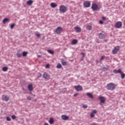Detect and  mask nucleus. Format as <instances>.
<instances>
[{
	"instance_id": "obj_1",
	"label": "nucleus",
	"mask_w": 125,
	"mask_h": 125,
	"mask_svg": "<svg viewBox=\"0 0 125 125\" xmlns=\"http://www.w3.org/2000/svg\"><path fill=\"white\" fill-rule=\"evenodd\" d=\"M116 87V85L114 83H108L106 85V89L107 90H114Z\"/></svg>"
},
{
	"instance_id": "obj_2",
	"label": "nucleus",
	"mask_w": 125,
	"mask_h": 125,
	"mask_svg": "<svg viewBox=\"0 0 125 125\" xmlns=\"http://www.w3.org/2000/svg\"><path fill=\"white\" fill-rule=\"evenodd\" d=\"M91 9H92L93 11H97L98 9H100L99 6L98 5L95 3H93L91 6Z\"/></svg>"
},
{
	"instance_id": "obj_3",
	"label": "nucleus",
	"mask_w": 125,
	"mask_h": 125,
	"mask_svg": "<svg viewBox=\"0 0 125 125\" xmlns=\"http://www.w3.org/2000/svg\"><path fill=\"white\" fill-rule=\"evenodd\" d=\"M60 11L62 12V13H65L67 11V8L66 6L62 5L60 7Z\"/></svg>"
},
{
	"instance_id": "obj_4",
	"label": "nucleus",
	"mask_w": 125,
	"mask_h": 125,
	"mask_svg": "<svg viewBox=\"0 0 125 125\" xmlns=\"http://www.w3.org/2000/svg\"><path fill=\"white\" fill-rule=\"evenodd\" d=\"M123 26V23L121 21H117L114 25V27L116 28V29H120V28H122Z\"/></svg>"
},
{
	"instance_id": "obj_5",
	"label": "nucleus",
	"mask_w": 125,
	"mask_h": 125,
	"mask_svg": "<svg viewBox=\"0 0 125 125\" xmlns=\"http://www.w3.org/2000/svg\"><path fill=\"white\" fill-rule=\"evenodd\" d=\"M62 31H63V28L61 26H59L56 29L55 32L56 34H57V35H59V34H61V32Z\"/></svg>"
},
{
	"instance_id": "obj_6",
	"label": "nucleus",
	"mask_w": 125,
	"mask_h": 125,
	"mask_svg": "<svg viewBox=\"0 0 125 125\" xmlns=\"http://www.w3.org/2000/svg\"><path fill=\"white\" fill-rule=\"evenodd\" d=\"M120 50V46H117L114 47L112 50V53L113 54H117L118 51Z\"/></svg>"
},
{
	"instance_id": "obj_7",
	"label": "nucleus",
	"mask_w": 125,
	"mask_h": 125,
	"mask_svg": "<svg viewBox=\"0 0 125 125\" xmlns=\"http://www.w3.org/2000/svg\"><path fill=\"white\" fill-rule=\"evenodd\" d=\"M2 100L3 101H5L6 102H7L9 100V96L6 95H3L2 96Z\"/></svg>"
},
{
	"instance_id": "obj_8",
	"label": "nucleus",
	"mask_w": 125,
	"mask_h": 125,
	"mask_svg": "<svg viewBox=\"0 0 125 125\" xmlns=\"http://www.w3.org/2000/svg\"><path fill=\"white\" fill-rule=\"evenodd\" d=\"M74 88L77 91H82L83 90V87L80 85L74 86Z\"/></svg>"
},
{
	"instance_id": "obj_9",
	"label": "nucleus",
	"mask_w": 125,
	"mask_h": 125,
	"mask_svg": "<svg viewBox=\"0 0 125 125\" xmlns=\"http://www.w3.org/2000/svg\"><path fill=\"white\" fill-rule=\"evenodd\" d=\"M83 6H84V7H86V8L90 7V2H89L88 1H84Z\"/></svg>"
},
{
	"instance_id": "obj_10",
	"label": "nucleus",
	"mask_w": 125,
	"mask_h": 125,
	"mask_svg": "<svg viewBox=\"0 0 125 125\" xmlns=\"http://www.w3.org/2000/svg\"><path fill=\"white\" fill-rule=\"evenodd\" d=\"M42 77L45 80H48V79H49L50 78V76L46 72L44 73V74L42 75Z\"/></svg>"
},
{
	"instance_id": "obj_11",
	"label": "nucleus",
	"mask_w": 125,
	"mask_h": 125,
	"mask_svg": "<svg viewBox=\"0 0 125 125\" xmlns=\"http://www.w3.org/2000/svg\"><path fill=\"white\" fill-rule=\"evenodd\" d=\"M74 29L77 33H81V32H82V29L79 26H75Z\"/></svg>"
},
{
	"instance_id": "obj_12",
	"label": "nucleus",
	"mask_w": 125,
	"mask_h": 125,
	"mask_svg": "<svg viewBox=\"0 0 125 125\" xmlns=\"http://www.w3.org/2000/svg\"><path fill=\"white\" fill-rule=\"evenodd\" d=\"M122 69H119L118 70L114 69L113 70V73L114 74H121L122 73Z\"/></svg>"
},
{
	"instance_id": "obj_13",
	"label": "nucleus",
	"mask_w": 125,
	"mask_h": 125,
	"mask_svg": "<svg viewBox=\"0 0 125 125\" xmlns=\"http://www.w3.org/2000/svg\"><path fill=\"white\" fill-rule=\"evenodd\" d=\"M106 36H105V34L103 33H99V39H101L102 40H104V38H105Z\"/></svg>"
},
{
	"instance_id": "obj_14",
	"label": "nucleus",
	"mask_w": 125,
	"mask_h": 125,
	"mask_svg": "<svg viewBox=\"0 0 125 125\" xmlns=\"http://www.w3.org/2000/svg\"><path fill=\"white\" fill-rule=\"evenodd\" d=\"M62 119L63 121H68L69 120V117L67 116V115H62Z\"/></svg>"
},
{
	"instance_id": "obj_15",
	"label": "nucleus",
	"mask_w": 125,
	"mask_h": 125,
	"mask_svg": "<svg viewBox=\"0 0 125 125\" xmlns=\"http://www.w3.org/2000/svg\"><path fill=\"white\" fill-rule=\"evenodd\" d=\"M28 90L29 91H33V89H34V87H33V85L32 84H30L28 85Z\"/></svg>"
},
{
	"instance_id": "obj_16",
	"label": "nucleus",
	"mask_w": 125,
	"mask_h": 125,
	"mask_svg": "<svg viewBox=\"0 0 125 125\" xmlns=\"http://www.w3.org/2000/svg\"><path fill=\"white\" fill-rule=\"evenodd\" d=\"M100 101L101 103H104L105 102V98L104 97H100L99 98Z\"/></svg>"
},
{
	"instance_id": "obj_17",
	"label": "nucleus",
	"mask_w": 125,
	"mask_h": 125,
	"mask_svg": "<svg viewBox=\"0 0 125 125\" xmlns=\"http://www.w3.org/2000/svg\"><path fill=\"white\" fill-rule=\"evenodd\" d=\"M33 2L34 1H33L32 0H29L26 2V4H27V5H32Z\"/></svg>"
},
{
	"instance_id": "obj_18",
	"label": "nucleus",
	"mask_w": 125,
	"mask_h": 125,
	"mask_svg": "<svg viewBox=\"0 0 125 125\" xmlns=\"http://www.w3.org/2000/svg\"><path fill=\"white\" fill-rule=\"evenodd\" d=\"M86 95H87V96H88V97H89V98H90L91 99H93V95H92L91 93L88 92V93H86Z\"/></svg>"
},
{
	"instance_id": "obj_19",
	"label": "nucleus",
	"mask_w": 125,
	"mask_h": 125,
	"mask_svg": "<svg viewBox=\"0 0 125 125\" xmlns=\"http://www.w3.org/2000/svg\"><path fill=\"white\" fill-rule=\"evenodd\" d=\"M49 123L50 125H53V123H54V120L53 119V118L52 117L50 118V119L49 120Z\"/></svg>"
},
{
	"instance_id": "obj_20",
	"label": "nucleus",
	"mask_w": 125,
	"mask_h": 125,
	"mask_svg": "<svg viewBox=\"0 0 125 125\" xmlns=\"http://www.w3.org/2000/svg\"><path fill=\"white\" fill-rule=\"evenodd\" d=\"M50 5L51 7H52V8H55V7H56V6H57V4L54 2H52L50 4Z\"/></svg>"
},
{
	"instance_id": "obj_21",
	"label": "nucleus",
	"mask_w": 125,
	"mask_h": 125,
	"mask_svg": "<svg viewBox=\"0 0 125 125\" xmlns=\"http://www.w3.org/2000/svg\"><path fill=\"white\" fill-rule=\"evenodd\" d=\"M8 21H9V19L5 18L2 20V23L3 24H5V23H6V22H8Z\"/></svg>"
},
{
	"instance_id": "obj_22",
	"label": "nucleus",
	"mask_w": 125,
	"mask_h": 125,
	"mask_svg": "<svg viewBox=\"0 0 125 125\" xmlns=\"http://www.w3.org/2000/svg\"><path fill=\"white\" fill-rule=\"evenodd\" d=\"M120 75L121 76V79H122V80H124V79H125V73H124L122 71V72H121V73H120Z\"/></svg>"
},
{
	"instance_id": "obj_23",
	"label": "nucleus",
	"mask_w": 125,
	"mask_h": 125,
	"mask_svg": "<svg viewBox=\"0 0 125 125\" xmlns=\"http://www.w3.org/2000/svg\"><path fill=\"white\" fill-rule=\"evenodd\" d=\"M78 43V40L77 39H74L72 42V44H77Z\"/></svg>"
},
{
	"instance_id": "obj_24",
	"label": "nucleus",
	"mask_w": 125,
	"mask_h": 125,
	"mask_svg": "<svg viewBox=\"0 0 125 125\" xmlns=\"http://www.w3.org/2000/svg\"><path fill=\"white\" fill-rule=\"evenodd\" d=\"M61 63H62V65H63V66H66V65H67V62L66 61H65L64 60H62L61 61Z\"/></svg>"
},
{
	"instance_id": "obj_25",
	"label": "nucleus",
	"mask_w": 125,
	"mask_h": 125,
	"mask_svg": "<svg viewBox=\"0 0 125 125\" xmlns=\"http://www.w3.org/2000/svg\"><path fill=\"white\" fill-rule=\"evenodd\" d=\"M2 71H3V72H6V71L8 70V67H7V66H4L2 67Z\"/></svg>"
},
{
	"instance_id": "obj_26",
	"label": "nucleus",
	"mask_w": 125,
	"mask_h": 125,
	"mask_svg": "<svg viewBox=\"0 0 125 125\" xmlns=\"http://www.w3.org/2000/svg\"><path fill=\"white\" fill-rule=\"evenodd\" d=\"M109 68H108V67H103L102 68V70H103V71L104 72H106V71H108Z\"/></svg>"
},
{
	"instance_id": "obj_27",
	"label": "nucleus",
	"mask_w": 125,
	"mask_h": 125,
	"mask_svg": "<svg viewBox=\"0 0 125 125\" xmlns=\"http://www.w3.org/2000/svg\"><path fill=\"white\" fill-rule=\"evenodd\" d=\"M16 55H17V57H18V58H20L22 56V53H20L19 52H18L16 54Z\"/></svg>"
},
{
	"instance_id": "obj_28",
	"label": "nucleus",
	"mask_w": 125,
	"mask_h": 125,
	"mask_svg": "<svg viewBox=\"0 0 125 125\" xmlns=\"http://www.w3.org/2000/svg\"><path fill=\"white\" fill-rule=\"evenodd\" d=\"M47 51L50 53V54H54V51L52 50H47Z\"/></svg>"
},
{
	"instance_id": "obj_29",
	"label": "nucleus",
	"mask_w": 125,
	"mask_h": 125,
	"mask_svg": "<svg viewBox=\"0 0 125 125\" xmlns=\"http://www.w3.org/2000/svg\"><path fill=\"white\" fill-rule=\"evenodd\" d=\"M56 67L57 68V69H61V68H62V65H61V64L58 63Z\"/></svg>"
},
{
	"instance_id": "obj_30",
	"label": "nucleus",
	"mask_w": 125,
	"mask_h": 125,
	"mask_svg": "<svg viewBox=\"0 0 125 125\" xmlns=\"http://www.w3.org/2000/svg\"><path fill=\"white\" fill-rule=\"evenodd\" d=\"M27 54H28V52H22V56H23V57H26V56H27Z\"/></svg>"
},
{
	"instance_id": "obj_31",
	"label": "nucleus",
	"mask_w": 125,
	"mask_h": 125,
	"mask_svg": "<svg viewBox=\"0 0 125 125\" xmlns=\"http://www.w3.org/2000/svg\"><path fill=\"white\" fill-rule=\"evenodd\" d=\"M86 29H87V30H91V29H92V27H91V25H87V26H86Z\"/></svg>"
},
{
	"instance_id": "obj_32",
	"label": "nucleus",
	"mask_w": 125,
	"mask_h": 125,
	"mask_svg": "<svg viewBox=\"0 0 125 125\" xmlns=\"http://www.w3.org/2000/svg\"><path fill=\"white\" fill-rule=\"evenodd\" d=\"M90 117L91 118H94V117H95V115L94 114V113L91 112L90 113Z\"/></svg>"
},
{
	"instance_id": "obj_33",
	"label": "nucleus",
	"mask_w": 125,
	"mask_h": 125,
	"mask_svg": "<svg viewBox=\"0 0 125 125\" xmlns=\"http://www.w3.org/2000/svg\"><path fill=\"white\" fill-rule=\"evenodd\" d=\"M11 118L13 120H15L16 119V116L15 115H12Z\"/></svg>"
},
{
	"instance_id": "obj_34",
	"label": "nucleus",
	"mask_w": 125,
	"mask_h": 125,
	"mask_svg": "<svg viewBox=\"0 0 125 125\" xmlns=\"http://www.w3.org/2000/svg\"><path fill=\"white\" fill-rule=\"evenodd\" d=\"M6 120L8 121V122H10L11 121V118H10L9 117H7Z\"/></svg>"
},
{
	"instance_id": "obj_35",
	"label": "nucleus",
	"mask_w": 125,
	"mask_h": 125,
	"mask_svg": "<svg viewBox=\"0 0 125 125\" xmlns=\"http://www.w3.org/2000/svg\"><path fill=\"white\" fill-rule=\"evenodd\" d=\"M15 26V23H13L11 25V29H13L14 28V26Z\"/></svg>"
},
{
	"instance_id": "obj_36",
	"label": "nucleus",
	"mask_w": 125,
	"mask_h": 125,
	"mask_svg": "<svg viewBox=\"0 0 125 125\" xmlns=\"http://www.w3.org/2000/svg\"><path fill=\"white\" fill-rule=\"evenodd\" d=\"M36 37H38V38H40L41 37V34L38 33L35 34Z\"/></svg>"
},
{
	"instance_id": "obj_37",
	"label": "nucleus",
	"mask_w": 125,
	"mask_h": 125,
	"mask_svg": "<svg viewBox=\"0 0 125 125\" xmlns=\"http://www.w3.org/2000/svg\"><path fill=\"white\" fill-rule=\"evenodd\" d=\"M83 107L84 109H86V108H87V105H86V104H83Z\"/></svg>"
},
{
	"instance_id": "obj_38",
	"label": "nucleus",
	"mask_w": 125,
	"mask_h": 125,
	"mask_svg": "<svg viewBox=\"0 0 125 125\" xmlns=\"http://www.w3.org/2000/svg\"><path fill=\"white\" fill-rule=\"evenodd\" d=\"M92 113L93 114H96V113H97V111L96 109H94V110H93V111L92 112Z\"/></svg>"
},
{
	"instance_id": "obj_39",
	"label": "nucleus",
	"mask_w": 125,
	"mask_h": 125,
	"mask_svg": "<svg viewBox=\"0 0 125 125\" xmlns=\"http://www.w3.org/2000/svg\"><path fill=\"white\" fill-rule=\"evenodd\" d=\"M27 99H28V100H29V101H31V100H32V98H31V97L30 96H27Z\"/></svg>"
},
{
	"instance_id": "obj_40",
	"label": "nucleus",
	"mask_w": 125,
	"mask_h": 125,
	"mask_svg": "<svg viewBox=\"0 0 125 125\" xmlns=\"http://www.w3.org/2000/svg\"><path fill=\"white\" fill-rule=\"evenodd\" d=\"M104 58H105V56H103L101 57L100 60H104Z\"/></svg>"
},
{
	"instance_id": "obj_41",
	"label": "nucleus",
	"mask_w": 125,
	"mask_h": 125,
	"mask_svg": "<svg viewBox=\"0 0 125 125\" xmlns=\"http://www.w3.org/2000/svg\"><path fill=\"white\" fill-rule=\"evenodd\" d=\"M102 19H103V20H104V21H106V17H102Z\"/></svg>"
},
{
	"instance_id": "obj_42",
	"label": "nucleus",
	"mask_w": 125,
	"mask_h": 125,
	"mask_svg": "<svg viewBox=\"0 0 125 125\" xmlns=\"http://www.w3.org/2000/svg\"><path fill=\"white\" fill-rule=\"evenodd\" d=\"M99 23L100 24H103V21L102 20L100 21Z\"/></svg>"
},
{
	"instance_id": "obj_43",
	"label": "nucleus",
	"mask_w": 125,
	"mask_h": 125,
	"mask_svg": "<svg viewBox=\"0 0 125 125\" xmlns=\"http://www.w3.org/2000/svg\"><path fill=\"white\" fill-rule=\"evenodd\" d=\"M81 54H82V55H83V57H84V56H85V55H84V53L82 52V53H81Z\"/></svg>"
},
{
	"instance_id": "obj_44",
	"label": "nucleus",
	"mask_w": 125,
	"mask_h": 125,
	"mask_svg": "<svg viewBox=\"0 0 125 125\" xmlns=\"http://www.w3.org/2000/svg\"><path fill=\"white\" fill-rule=\"evenodd\" d=\"M38 78H42V74H41L40 75L38 76Z\"/></svg>"
},
{
	"instance_id": "obj_45",
	"label": "nucleus",
	"mask_w": 125,
	"mask_h": 125,
	"mask_svg": "<svg viewBox=\"0 0 125 125\" xmlns=\"http://www.w3.org/2000/svg\"><path fill=\"white\" fill-rule=\"evenodd\" d=\"M46 68H49V64H48L46 65Z\"/></svg>"
},
{
	"instance_id": "obj_46",
	"label": "nucleus",
	"mask_w": 125,
	"mask_h": 125,
	"mask_svg": "<svg viewBox=\"0 0 125 125\" xmlns=\"http://www.w3.org/2000/svg\"><path fill=\"white\" fill-rule=\"evenodd\" d=\"M42 58V56L41 55H38V58Z\"/></svg>"
},
{
	"instance_id": "obj_47",
	"label": "nucleus",
	"mask_w": 125,
	"mask_h": 125,
	"mask_svg": "<svg viewBox=\"0 0 125 125\" xmlns=\"http://www.w3.org/2000/svg\"><path fill=\"white\" fill-rule=\"evenodd\" d=\"M97 125V124L95 123H93L92 125Z\"/></svg>"
},
{
	"instance_id": "obj_48",
	"label": "nucleus",
	"mask_w": 125,
	"mask_h": 125,
	"mask_svg": "<svg viewBox=\"0 0 125 125\" xmlns=\"http://www.w3.org/2000/svg\"><path fill=\"white\" fill-rule=\"evenodd\" d=\"M77 95H78V94L76 93V94H75L74 95V97H76V96H77Z\"/></svg>"
},
{
	"instance_id": "obj_49",
	"label": "nucleus",
	"mask_w": 125,
	"mask_h": 125,
	"mask_svg": "<svg viewBox=\"0 0 125 125\" xmlns=\"http://www.w3.org/2000/svg\"><path fill=\"white\" fill-rule=\"evenodd\" d=\"M44 125H48L47 123H44Z\"/></svg>"
},
{
	"instance_id": "obj_50",
	"label": "nucleus",
	"mask_w": 125,
	"mask_h": 125,
	"mask_svg": "<svg viewBox=\"0 0 125 125\" xmlns=\"http://www.w3.org/2000/svg\"><path fill=\"white\" fill-rule=\"evenodd\" d=\"M33 96H35V95H33Z\"/></svg>"
}]
</instances>
